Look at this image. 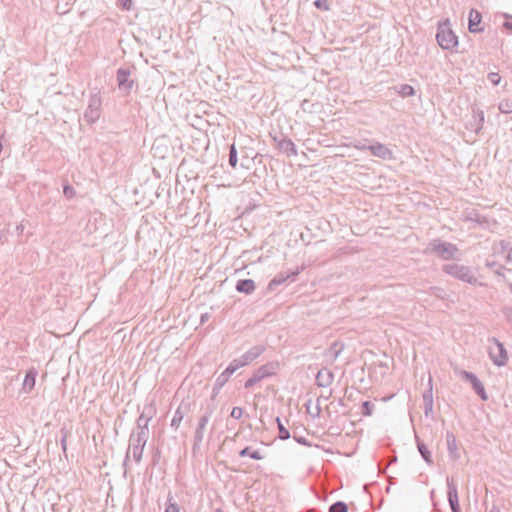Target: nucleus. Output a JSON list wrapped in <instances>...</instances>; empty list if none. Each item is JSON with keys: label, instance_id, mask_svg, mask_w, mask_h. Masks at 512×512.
<instances>
[{"label": "nucleus", "instance_id": "1", "mask_svg": "<svg viewBox=\"0 0 512 512\" xmlns=\"http://www.w3.org/2000/svg\"><path fill=\"white\" fill-rule=\"evenodd\" d=\"M149 439V432L145 431H138V430H132L130 436H129V448L126 451L124 460H123V466L125 468L124 470V476L127 474V464L130 458V450H132L133 459L136 463H140L142 461L143 452L145 449V446L147 444V441Z\"/></svg>", "mask_w": 512, "mask_h": 512}, {"label": "nucleus", "instance_id": "2", "mask_svg": "<svg viewBox=\"0 0 512 512\" xmlns=\"http://www.w3.org/2000/svg\"><path fill=\"white\" fill-rule=\"evenodd\" d=\"M136 71L135 66H121L116 71V82L118 89L124 93V95H130L134 86L136 85L135 79H133L132 73Z\"/></svg>", "mask_w": 512, "mask_h": 512}, {"label": "nucleus", "instance_id": "3", "mask_svg": "<svg viewBox=\"0 0 512 512\" xmlns=\"http://www.w3.org/2000/svg\"><path fill=\"white\" fill-rule=\"evenodd\" d=\"M101 105L102 99L100 90L95 87L90 91L88 106L84 112V119L86 122L93 124L99 120Z\"/></svg>", "mask_w": 512, "mask_h": 512}, {"label": "nucleus", "instance_id": "4", "mask_svg": "<svg viewBox=\"0 0 512 512\" xmlns=\"http://www.w3.org/2000/svg\"><path fill=\"white\" fill-rule=\"evenodd\" d=\"M278 366L279 364L277 362H269L260 366L256 371H254L252 376L245 381L244 387L249 389L261 380L273 376L276 373Z\"/></svg>", "mask_w": 512, "mask_h": 512}, {"label": "nucleus", "instance_id": "5", "mask_svg": "<svg viewBox=\"0 0 512 512\" xmlns=\"http://www.w3.org/2000/svg\"><path fill=\"white\" fill-rule=\"evenodd\" d=\"M437 41L443 49H453L458 40L448 23H443L438 28Z\"/></svg>", "mask_w": 512, "mask_h": 512}, {"label": "nucleus", "instance_id": "6", "mask_svg": "<svg viewBox=\"0 0 512 512\" xmlns=\"http://www.w3.org/2000/svg\"><path fill=\"white\" fill-rule=\"evenodd\" d=\"M156 413L154 401L144 406L142 413L136 420V427L134 430L149 432V423Z\"/></svg>", "mask_w": 512, "mask_h": 512}, {"label": "nucleus", "instance_id": "7", "mask_svg": "<svg viewBox=\"0 0 512 512\" xmlns=\"http://www.w3.org/2000/svg\"><path fill=\"white\" fill-rule=\"evenodd\" d=\"M489 355L497 366H503L507 363L508 355L503 344L498 340L493 339L489 345Z\"/></svg>", "mask_w": 512, "mask_h": 512}, {"label": "nucleus", "instance_id": "8", "mask_svg": "<svg viewBox=\"0 0 512 512\" xmlns=\"http://www.w3.org/2000/svg\"><path fill=\"white\" fill-rule=\"evenodd\" d=\"M302 267H297L294 270L284 271L278 273L268 284L269 290H274L276 286L284 284L286 282H294L297 276L300 274Z\"/></svg>", "mask_w": 512, "mask_h": 512}, {"label": "nucleus", "instance_id": "9", "mask_svg": "<svg viewBox=\"0 0 512 512\" xmlns=\"http://www.w3.org/2000/svg\"><path fill=\"white\" fill-rule=\"evenodd\" d=\"M213 412L214 407L209 406L207 407L206 412L198 418V423L195 428L193 437L204 439V433Z\"/></svg>", "mask_w": 512, "mask_h": 512}, {"label": "nucleus", "instance_id": "10", "mask_svg": "<svg viewBox=\"0 0 512 512\" xmlns=\"http://www.w3.org/2000/svg\"><path fill=\"white\" fill-rule=\"evenodd\" d=\"M264 351L265 347L263 345H255L246 351L240 358H237L238 362L239 364H242V367L248 365L257 359Z\"/></svg>", "mask_w": 512, "mask_h": 512}, {"label": "nucleus", "instance_id": "11", "mask_svg": "<svg viewBox=\"0 0 512 512\" xmlns=\"http://www.w3.org/2000/svg\"><path fill=\"white\" fill-rule=\"evenodd\" d=\"M242 367V364H239L238 359H233L226 369L216 378L219 384H226L229 381V378Z\"/></svg>", "mask_w": 512, "mask_h": 512}, {"label": "nucleus", "instance_id": "12", "mask_svg": "<svg viewBox=\"0 0 512 512\" xmlns=\"http://www.w3.org/2000/svg\"><path fill=\"white\" fill-rule=\"evenodd\" d=\"M278 150L288 157L297 155L296 145L286 135L279 140Z\"/></svg>", "mask_w": 512, "mask_h": 512}, {"label": "nucleus", "instance_id": "13", "mask_svg": "<svg viewBox=\"0 0 512 512\" xmlns=\"http://www.w3.org/2000/svg\"><path fill=\"white\" fill-rule=\"evenodd\" d=\"M190 405L181 403L176 411L174 412L170 426L174 430H177L184 419L185 414L189 411Z\"/></svg>", "mask_w": 512, "mask_h": 512}, {"label": "nucleus", "instance_id": "14", "mask_svg": "<svg viewBox=\"0 0 512 512\" xmlns=\"http://www.w3.org/2000/svg\"><path fill=\"white\" fill-rule=\"evenodd\" d=\"M462 375L471 382L473 389L475 392L483 399L487 400V394L485 392L483 384L479 381V379L470 372H463Z\"/></svg>", "mask_w": 512, "mask_h": 512}, {"label": "nucleus", "instance_id": "15", "mask_svg": "<svg viewBox=\"0 0 512 512\" xmlns=\"http://www.w3.org/2000/svg\"><path fill=\"white\" fill-rule=\"evenodd\" d=\"M38 372L35 368L29 369L24 377L22 389L24 392L29 393L35 387L36 377Z\"/></svg>", "mask_w": 512, "mask_h": 512}, {"label": "nucleus", "instance_id": "16", "mask_svg": "<svg viewBox=\"0 0 512 512\" xmlns=\"http://www.w3.org/2000/svg\"><path fill=\"white\" fill-rule=\"evenodd\" d=\"M481 20H482L481 14L477 10H471L469 13V23H468L469 31L472 33L482 31V28L480 27Z\"/></svg>", "mask_w": 512, "mask_h": 512}, {"label": "nucleus", "instance_id": "17", "mask_svg": "<svg viewBox=\"0 0 512 512\" xmlns=\"http://www.w3.org/2000/svg\"><path fill=\"white\" fill-rule=\"evenodd\" d=\"M235 289L239 293L249 295L255 290V282L252 279H239Z\"/></svg>", "mask_w": 512, "mask_h": 512}, {"label": "nucleus", "instance_id": "18", "mask_svg": "<svg viewBox=\"0 0 512 512\" xmlns=\"http://www.w3.org/2000/svg\"><path fill=\"white\" fill-rule=\"evenodd\" d=\"M368 149L373 155L381 158H387L391 155L390 150L386 146L379 143L371 145Z\"/></svg>", "mask_w": 512, "mask_h": 512}, {"label": "nucleus", "instance_id": "19", "mask_svg": "<svg viewBox=\"0 0 512 512\" xmlns=\"http://www.w3.org/2000/svg\"><path fill=\"white\" fill-rule=\"evenodd\" d=\"M305 405H306L307 412L312 417H319L320 416V406H321L320 396H317L315 398V403H314V407L313 408L311 406V400H309Z\"/></svg>", "mask_w": 512, "mask_h": 512}, {"label": "nucleus", "instance_id": "20", "mask_svg": "<svg viewBox=\"0 0 512 512\" xmlns=\"http://www.w3.org/2000/svg\"><path fill=\"white\" fill-rule=\"evenodd\" d=\"M240 457H250L254 460H261L263 459V456L260 454L259 451L255 450L252 451L250 446H246L243 449L239 451Z\"/></svg>", "mask_w": 512, "mask_h": 512}, {"label": "nucleus", "instance_id": "21", "mask_svg": "<svg viewBox=\"0 0 512 512\" xmlns=\"http://www.w3.org/2000/svg\"><path fill=\"white\" fill-rule=\"evenodd\" d=\"M228 163L232 168H236L238 163V153L234 143L229 146Z\"/></svg>", "mask_w": 512, "mask_h": 512}, {"label": "nucleus", "instance_id": "22", "mask_svg": "<svg viewBox=\"0 0 512 512\" xmlns=\"http://www.w3.org/2000/svg\"><path fill=\"white\" fill-rule=\"evenodd\" d=\"M277 426H278V437L281 440H288L291 435L289 430L284 426L281 419L279 417L276 418Z\"/></svg>", "mask_w": 512, "mask_h": 512}, {"label": "nucleus", "instance_id": "23", "mask_svg": "<svg viewBox=\"0 0 512 512\" xmlns=\"http://www.w3.org/2000/svg\"><path fill=\"white\" fill-rule=\"evenodd\" d=\"M448 498H449V503L451 505L452 511L453 512H461L460 506H459L458 494H457L456 490L449 491Z\"/></svg>", "mask_w": 512, "mask_h": 512}, {"label": "nucleus", "instance_id": "24", "mask_svg": "<svg viewBox=\"0 0 512 512\" xmlns=\"http://www.w3.org/2000/svg\"><path fill=\"white\" fill-rule=\"evenodd\" d=\"M165 512H180L178 504L173 502V495L171 492H169L167 496Z\"/></svg>", "mask_w": 512, "mask_h": 512}, {"label": "nucleus", "instance_id": "25", "mask_svg": "<svg viewBox=\"0 0 512 512\" xmlns=\"http://www.w3.org/2000/svg\"><path fill=\"white\" fill-rule=\"evenodd\" d=\"M293 439L301 444V445H305V446H315L316 448H318L320 445L317 444V443H312L310 441L307 440L306 437L304 436H301V435H298L296 432L293 433Z\"/></svg>", "mask_w": 512, "mask_h": 512}, {"label": "nucleus", "instance_id": "26", "mask_svg": "<svg viewBox=\"0 0 512 512\" xmlns=\"http://www.w3.org/2000/svg\"><path fill=\"white\" fill-rule=\"evenodd\" d=\"M63 194L67 199H72L76 194L74 187L67 181L63 183Z\"/></svg>", "mask_w": 512, "mask_h": 512}, {"label": "nucleus", "instance_id": "27", "mask_svg": "<svg viewBox=\"0 0 512 512\" xmlns=\"http://www.w3.org/2000/svg\"><path fill=\"white\" fill-rule=\"evenodd\" d=\"M418 448H419V451H420L422 457L426 460V462L431 463L432 462L431 453L427 449V447L424 444H419Z\"/></svg>", "mask_w": 512, "mask_h": 512}, {"label": "nucleus", "instance_id": "28", "mask_svg": "<svg viewBox=\"0 0 512 512\" xmlns=\"http://www.w3.org/2000/svg\"><path fill=\"white\" fill-rule=\"evenodd\" d=\"M117 5L124 11H130L133 8L132 0H117Z\"/></svg>", "mask_w": 512, "mask_h": 512}, {"label": "nucleus", "instance_id": "29", "mask_svg": "<svg viewBox=\"0 0 512 512\" xmlns=\"http://www.w3.org/2000/svg\"><path fill=\"white\" fill-rule=\"evenodd\" d=\"M329 512H347V506L343 502H337L330 507Z\"/></svg>", "mask_w": 512, "mask_h": 512}, {"label": "nucleus", "instance_id": "30", "mask_svg": "<svg viewBox=\"0 0 512 512\" xmlns=\"http://www.w3.org/2000/svg\"><path fill=\"white\" fill-rule=\"evenodd\" d=\"M60 432H61V438H60L61 448H62V451L64 453H66L68 432L64 428H62L60 430Z\"/></svg>", "mask_w": 512, "mask_h": 512}, {"label": "nucleus", "instance_id": "31", "mask_svg": "<svg viewBox=\"0 0 512 512\" xmlns=\"http://www.w3.org/2000/svg\"><path fill=\"white\" fill-rule=\"evenodd\" d=\"M499 109L503 113H512V102L509 100H504L500 103Z\"/></svg>", "mask_w": 512, "mask_h": 512}, {"label": "nucleus", "instance_id": "32", "mask_svg": "<svg viewBox=\"0 0 512 512\" xmlns=\"http://www.w3.org/2000/svg\"><path fill=\"white\" fill-rule=\"evenodd\" d=\"M202 442H203L202 438L193 437L192 454L194 456L199 452Z\"/></svg>", "mask_w": 512, "mask_h": 512}, {"label": "nucleus", "instance_id": "33", "mask_svg": "<svg viewBox=\"0 0 512 512\" xmlns=\"http://www.w3.org/2000/svg\"><path fill=\"white\" fill-rule=\"evenodd\" d=\"M160 458H161V450L159 447H155L153 449V454H152V465L153 466L158 465Z\"/></svg>", "mask_w": 512, "mask_h": 512}, {"label": "nucleus", "instance_id": "34", "mask_svg": "<svg viewBox=\"0 0 512 512\" xmlns=\"http://www.w3.org/2000/svg\"><path fill=\"white\" fill-rule=\"evenodd\" d=\"M242 415H243V409L241 407L235 406L232 408L230 416L233 419L238 420L242 417Z\"/></svg>", "mask_w": 512, "mask_h": 512}, {"label": "nucleus", "instance_id": "35", "mask_svg": "<svg viewBox=\"0 0 512 512\" xmlns=\"http://www.w3.org/2000/svg\"><path fill=\"white\" fill-rule=\"evenodd\" d=\"M224 384H219L218 385V381L215 380L214 382V385H213V389H212V395H211V399L214 400L217 395L219 394L220 390L223 388Z\"/></svg>", "mask_w": 512, "mask_h": 512}, {"label": "nucleus", "instance_id": "36", "mask_svg": "<svg viewBox=\"0 0 512 512\" xmlns=\"http://www.w3.org/2000/svg\"><path fill=\"white\" fill-rule=\"evenodd\" d=\"M402 96H411L414 94V89L409 85H404L400 91Z\"/></svg>", "mask_w": 512, "mask_h": 512}, {"label": "nucleus", "instance_id": "37", "mask_svg": "<svg viewBox=\"0 0 512 512\" xmlns=\"http://www.w3.org/2000/svg\"><path fill=\"white\" fill-rule=\"evenodd\" d=\"M488 78L494 85H498L501 81V77L498 73H490Z\"/></svg>", "mask_w": 512, "mask_h": 512}, {"label": "nucleus", "instance_id": "38", "mask_svg": "<svg viewBox=\"0 0 512 512\" xmlns=\"http://www.w3.org/2000/svg\"><path fill=\"white\" fill-rule=\"evenodd\" d=\"M284 136L285 135L283 133H281V132L280 133L271 134V137H272V139H273V141H274V143L276 144L277 147L279 146V140L281 138H284Z\"/></svg>", "mask_w": 512, "mask_h": 512}, {"label": "nucleus", "instance_id": "39", "mask_svg": "<svg viewBox=\"0 0 512 512\" xmlns=\"http://www.w3.org/2000/svg\"><path fill=\"white\" fill-rule=\"evenodd\" d=\"M372 411V405L370 402H364L363 403V413L365 415H370Z\"/></svg>", "mask_w": 512, "mask_h": 512}, {"label": "nucleus", "instance_id": "40", "mask_svg": "<svg viewBox=\"0 0 512 512\" xmlns=\"http://www.w3.org/2000/svg\"><path fill=\"white\" fill-rule=\"evenodd\" d=\"M320 379H321V376H320V370H318L315 374V384L320 387Z\"/></svg>", "mask_w": 512, "mask_h": 512}, {"label": "nucleus", "instance_id": "41", "mask_svg": "<svg viewBox=\"0 0 512 512\" xmlns=\"http://www.w3.org/2000/svg\"><path fill=\"white\" fill-rule=\"evenodd\" d=\"M247 160H248V158H247V157H244V156L242 157V159H241V164H240V165H241V167H244V168H247V169L249 168V167H248V165H246V162H245V161H247Z\"/></svg>", "mask_w": 512, "mask_h": 512}, {"label": "nucleus", "instance_id": "42", "mask_svg": "<svg viewBox=\"0 0 512 512\" xmlns=\"http://www.w3.org/2000/svg\"><path fill=\"white\" fill-rule=\"evenodd\" d=\"M504 26H505V28H507L508 30H512V22L507 21V22H505Z\"/></svg>", "mask_w": 512, "mask_h": 512}, {"label": "nucleus", "instance_id": "43", "mask_svg": "<svg viewBox=\"0 0 512 512\" xmlns=\"http://www.w3.org/2000/svg\"><path fill=\"white\" fill-rule=\"evenodd\" d=\"M313 5H314L317 9H320V0H314V1H313Z\"/></svg>", "mask_w": 512, "mask_h": 512}, {"label": "nucleus", "instance_id": "44", "mask_svg": "<svg viewBox=\"0 0 512 512\" xmlns=\"http://www.w3.org/2000/svg\"><path fill=\"white\" fill-rule=\"evenodd\" d=\"M455 251H456L455 247H451L450 250L447 251L448 252V256H452L453 252H455Z\"/></svg>", "mask_w": 512, "mask_h": 512}, {"label": "nucleus", "instance_id": "45", "mask_svg": "<svg viewBox=\"0 0 512 512\" xmlns=\"http://www.w3.org/2000/svg\"><path fill=\"white\" fill-rule=\"evenodd\" d=\"M208 318V314H202L201 315V323H203Z\"/></svg>", "mask_w": 512, "mask_h": 512}, {"label": "nucleus", "instance_id": "46", "mask_svg": "<svg viewBox=\"0 0 512 512\" xmlns=\"http://www.w3.org/2000/svg\"><path fill=\"white\" fill-rule=\"evenodd\" d=\"M215 512H224L221 508H217Z\"/></svg>", "mask_w": 512, "mask_h": 512}, {"label": "nucleus", "instance_id": "47", "mask_svg": "<svg viewBox=\"0 0 512 512\" xmlns=\"http://www.w3.org/2000/svg\"><path fill=\"white\" fill-rule=\"evenodd\" d=\"M490 512H500L498 509H492Z\"/></svg>", "mask_w": 512, "mask_h": 512}, {"label": "nucleus", "instance_id": "48", "mask_svg": "<svg viewBox=\"0 0 512 512\" xmlns=\"http://www.w3.org/2000/svg\"><path fill=\"white\" fill-rule=\"evenodd\" d=\"M260 155L256 154L253 160L257 159Z\"/></svg>", "mask_w": 512, "mask_h": 512}, {"label": "nucleus", "instance_id": "49", "mask_svg": "<svg viewBox=\"0 0 512 512\" xmlns=\"http://www.w3.org/2000/svg\"><path fill=\"white\" fill-rule=\"evenodd\" d=\"M315 495L317 498H320V495L317 492H315Z\"/></svg>", "mask_w": 512, "mask_h": 512}]
</instances>
